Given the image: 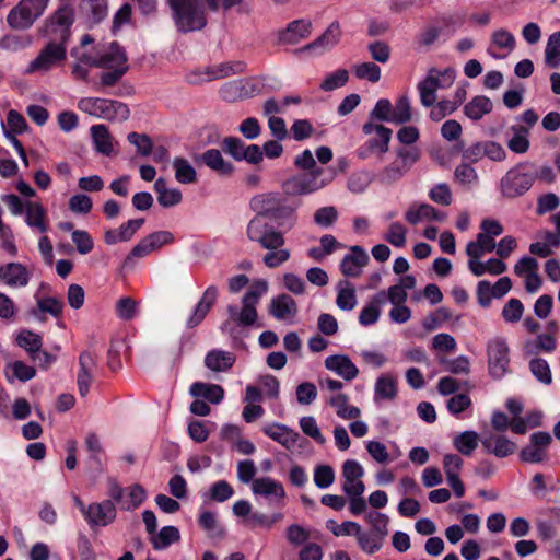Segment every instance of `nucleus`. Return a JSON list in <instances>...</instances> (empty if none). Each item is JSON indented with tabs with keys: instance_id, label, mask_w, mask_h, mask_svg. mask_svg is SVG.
<instances>
[{
	"instance_id": "5fc2aeb1",
	"label": "nucleus",
	"mask_w": 560,
	"mask_h": 560,
	"mask_svg": "<svg viewBox=\"0 0 560 560\" xmlns=\"http://www.w3.org/2000/svg\"><path fill=\"white\" fill-rule=\"evenodd\" d=\"M411 106L407 95L400 96L393 106L392 124L401 125L411 120Z\"/></svg>"
},
{
	"instance_id": "9b49d317",
	"label": "nucleus",
	"mask_w": 560,
	"mask_h": 560,
	"mask_svg": "<svg viewBox=\"0 0 560 560\" xmlns=\"http://www.w3.org/2000/svg\"><path fill=\"white\" fill-rule=\"evenodd\" d=\"M324 170L318 167L308 174L293 176L283 183V190L287 195L301 196L315 192L329 184L331 178H320Z\"/></svg>"
},
{
	"instance_id": "052dcab7",
	"label": "nucleus",
	"mask_w": 560,
	"mask_h": 560,
	"mask_svg": "<svg viewBox=\"0 0 560 560\" xmlns=\"http://www.w3.org/2000/svg\"><path fill=\"white\" fill-rule=\"evenodd\" d=\"M392 130L385 126H380L377 128V139H370L365 144L373 151H377L381 154H384L389 149V141L392 138Z\"/></svg>"
},
{
	"instance_id": "ea45409f",
	"label": "nucleus",
	"mask_w": 560,
	"mask_h": 560,
	"mask_svg": "<svg viewBox=\"0 0 560 560\" xmlns=\"http://www.w3.org/2000/svg\"><path fill=\"white\" fill-rule=\"evenodd\" d=\"M516 46L515 36L505 28L495 30L491 35V45L488 47L487 52L497 58L498 56L492 51V47L498 49H505L509 52L514 50Z\"/></svg>"
},
{
	"instance_id": "a878e982",
	"label": "nucleus",
	"mask_w": 560,
	"mask_h": 560,
	"mask_svg": "<svg viewBox=\"0 0 560 560\" xmlns=\"http://www.w3.org/2000/svg\"><path fill=\"white\" fill-rule=\"evenodd\" d=\"M341 31L340 25L338 22L331 23L327 30L314 42L306 45L303 50L311 51V50H318V52H324L326 50H329L340 39Z\"/></svg>"
},
{
	"instance_id": "69168bd1",
	"label": "nucleus",
	"mask_w": 560,
	"mask_h": 560,
	"mask_svg": "<svg viewBox=\"0 0 560 560\" xmlns=\"http://www.w3.org/2000/svg\"><path fill=\"white\" fill-rule=\"evenodd\" d=\"M429 72L433 75L436 90H443L452 86L456 78V71L452 68H446L443 71L436 68H431L429 69Z\"/></svg>"
},
{
	"instance_id": "c03bdc74",
	"label": "nucleus",
	"mask_w": 560,
	"mask_h": 560,
	"mask_svg": "<svg viewBox=\"0 0 560 560\" xmlns=\"http://www.w3.org/2000/svg\"><path fill=\"white\" fill-rule=\"evenodd\" d=\"M33 39L27 34H7L0 38V49L16 52L28 48Z\"/></svg>"
},
{
	"instance_id": "7c9ffc66",
	"label": "nucleus",
	"mask_w": 560,
	"mask_h": 560,
	"mask_svg": "<svg viewBox=\"0 0 560 560\" xmlns=\"http://www.w3.org/2000/svg\"><path fill=\"white\" fill-rule=\"evenodd\" d=\"M154 191L158 195V202L163 208H171L182 202L183 195L177 188H168L165 178L160 177L153 185Z\"/></svg>"
},
{
	"instance_id": "4c0bfd02",
	"label": "nucleus",
	"mask_w": 560,
	"mask_h": 560,
	"mask_svg": "<svg viewBox=\"0 0 560 560\" xmlns=\"http://www.w3.org/2000/svg\"><path fill=\"white\" fill-rule=\"evenodd\" d=\"M492 107L493 105L489 97L478 95L464 106V114L472 120H479L485 115L489 114Z\"/></svg>"
},
{
	"instance_id": "37998d69",
	"label": "nucleus",
	"mask_w": 560,
	"mask_h": 560,
	"mask_svg": "<svg viewBox=\"0 0 560 560\" xmlns=\"http://www.w3.org/2000/svg\"><path fill=\"white\" fill-rule=\"evenodd\" d=\"M513 137L508 141V147L511 151L517 154L527 152L529 148L528 133L529 128L525 126H512Z\"/></svg>"
},
{
	"instance_id": "4be33fe9",
	"label": "nucleus",
	"mask_w": 560,
	"mask_h": 560,
	"mask_svg": "<svg viewBox=\"0 0 560 560\" xmlns=\"http://www.w3.org/2000/svg\"><path fill=\"white\" fill-rule=\"evenodd\" d=\"M324 364L327 370L348 382L354 380L359 374L358 368L347 354L329 355L325 359Z\"/></svg>"
},
{
	"instance_id": "bf43d9fd",
	"label": "nucleus",
	"mask_w": 560,
	"mask_h": 560,
	"mask_svg": "<svg viewBox=\"0 0 560 560\" xmlns=\"http://www.w3.org/2000/svg\"><path fill=\"white\" fill-rule=\"evenodd\" d=\"M338 219V211L332 206L322 207L314 212L313 220L323 229L331 228Z\"/></svg>"
},
{
	"instance_id": "5701e85b",
	"label": "nucleus",
	"mask_w": 560,
	"mask_h": 560,
	"mask_svg": "<svg viewBox=\"0 0 560 560\" xmlns=\"http://www.w3.org/2000/svg\"><path fill=\"white\" fill-rule=\"evenodd\" d=\"M144 219H132L122 223L118 229H109L104 232V242L107 245H115L120 242H128L143 225Z\"/></svg>"
},
{
	"instance_id": "39448f33",
	"label": "nucleus",
	"mask_w": 560,
	"mask_h": 560,
	"mask_svg": "<svg viewBox=\"0 0 560 560\" xmlns=\"http://www.w3.org/2000/svg\"><path fill=\"white\" fill-rule=\"evenodd\" d=\"M537 172L528 163H520L510 168L500 179V192L504 198L524 196L535 184Z\"/></svg>"
},
{
	"instance_id": "412c9836",
	"label": "nucleus",
	"mask_w": 560,
	"mask_h": 560,
	"mask_svg": "<svg viewBox=\"0 0 560 560\" xmlns=\"http://www.w3.org/2000/svg\"><path fill=\"white\" fill-rule=\"evenodd\" d=\"M262 432L288 451H292L300 439V434L296 431L278 422L265 425Z\"/></svg>"
},
{
	"instance_id": "ddd939ff",
	"label": "nucleus",
	"mask_w": 560,
	"mask_h": 560,
	"mask_svg": "<svg viewBox=\"0 0 560 560\" xmlns=\"http://www.w3.org/2000/svg\"><path fill=\"white\" fill-rule=\"evenodd\" d=\"M252 492L255 498L265 499L269 506L282 508L284 505L285 489L280 481L271 477H260L253 480Z\"/></svg>"
},
{
	"instance_id": "20e7f679",
	"label": "nucleus",
	"mask_w": 560,
	"mask_h": 560,
	"mask_svg": "<svg viewBox=\"0 0 560 560\" xmlns=\"http://www.w3.org/2000/svg\"><path fill=\"white\" fill-rule=\"evenodd\" d=\"M173 20L182 33L199 31L207 24L201 0H168Z\"/></svg>"
},
{
	"instance_id": "2f4dec72",
	"label": "nucleus",
	"mask_w": 560,
	"mask_h": 560,
	"mask_svg": "<svg viewBox=\"0 0 560 560\" xmlns=\"http://www.w3.org/2000/svg\"><path fill=\"white\" fill-rule=\"evenodd\" d=\"M386 303L385 291L377 292L371 302L364 306L359 315V323L362 326H370L375 324L381 315V307Z\"/></svg>"
},
{
	"instance_id": "e433bc0d",
	"label": "nucleus",
	"mask_w": 560,
	"mask_h": 560,
	"mask_svg": "<svg viewBox=\"0 0 560 560\" xmlns=\"http://www.w3.org/2000/svg\"><path fill=\"white\" fill-rule=\"evenodd\" d=\"M355 289L348 280H341L337 284L336 304L341 311H352L357 305Z\"/></svg>"
},
{
	"instance_id": "0e129e2a",
	"label": "nucleus",
	"mask_w": 560,
	"mask_h": 560,
	"mask_svg": "<svg viewBox=\"0 0 560 560\" xmlns=\"http://www.w3.org/2000/svg\"><path fill=\"white\" fill-rule=\"evenodd\" d=\"M246 147L247 144L237 137L224 138L221 143L222 150L236 161H242Z\"/></svg>"
},
{
	"instance_id": "bb28decb",
	"label": "nucleus",
	"mask_w": 560,
	"mask_h": 560,
	"mask_svg": "<svg viewBox=\"0 0 560 560\" xmlns=\"http://www.w3.org/2000/svg\"><path fill=\"white\" fill-rule=\"evenodd\" d=\"M269 313L278 320L294 317L298 313L295 301L288 294H280L270 301Z\"/></svg>"
},
{
	"instance_id": "f03ea898",
	"label": "nucleus",
	"mask_w": 560,
	"mask_h": 560,
	"mask_svg": "<svg viewBox=\"0 0 560 560\" xmlns=\"http://www.w3.org/2000/svg\"><path fill=\"white\" fill-rule=\"evenodd\" d=\"M249 208L256 213L255 217L272 219L279 228L291 230L298 222L296 210L299 202L291 201L283 194L278 191L260 192L249 200Z\"/></svg>"
},
{
	"instance_id": "72a5a7b5",
	"label": "nucleus",
	"mask_w": 560,
	"mask_h": 560,
	"mask_svg": "<svg viewBox=\"0 0 560 560\" xmlns=\"http://www.w3.org/2000/svg\"><path fill=\"white\" fill-rule=\"evenodd\" d=\"M97 152L110 155L114 152V139L105 125H94L90 129Z\"/></svg>"
},
{
	"instance_id": "79ce46f5",
	"label": "nucleus",
	"mask_w": 560,
	"mask_h": 560,
	"mask_svg": "<svg viewBox=\"0 0 560 560\" xmlns=\"http://www.w3.org/2000/svg\"><path fill=\"white\" fill-rule=\"evenodd\" d=\"M200 527L207 532L209 538L221 539L225 536L224 528L219 524L215 513L205 511L198 518Z\"/></svg>"
},
{
	"instance_id": "a211bd4d",
	"label": "nucleus",
	"mask_w": 560,
	"mask_h": 560,
	"mask_svg": "<svg viewBox=\"0 0 560 560\" xmlns=\"http://www.w3.org/2000/svg\"><path fill=\"white\" fill-rule=\"evenodd\" d=\"M312 32V22L305 19L290 22L285 28L278 32V43L281 45H296L307 38Z\"/></svg>"
},
{
	"instance_id": "7ed1b4c3",
	"label": "nucleus",
	"mask_w": 560,
	"mask_h": 560,
	"mask_svg": "<svg viewBox=\"0 0 560 560\" xmlns=\"http://www.w3.org/2000/svg\"><path fill=\"white\" fill-rule=\"evenodd\" d=\"M268 283L264 280L256 281L253 287L244 294L242 299V308L238 310L235 305L228 306L229 320L224 322L221 326L223 331L232 334L230 328L231 323L240 326H252L257 320L256 305L260 298L267 292Z\"/></svg>"
},
{
	"instance_id": "f704fd0d",
	"label": "nucleus",
	"mask_w": 560,
	"mask_h": 560,
	"mask_svg": "<svg viewBox=\"0 0 560 560\" xmlns=\"http://www.w3.org/2000/svg\"><path fill=\"white\" fill-rule=\"evenodd\" d=\"M202 162L212 171L220 175H231L234 166L231 162L225 161L221 152L217 149H209L201 155Z\"/></svg>"
},
{
	"instance_id": "2eb2a0df",
	"label": "nucleus",
	"mask_w": 560,
	"mask_h": 560,
	"mask_svg": "<svg viewBox=\"0 0 560 560\" xmlns=\"http://www.w3.org/2000/svg\"><path fill=\"white\" fill-rule=\"evenodd\" d=\"M116 515L115 503L112 500H104L89 504L84 518L91 528L105 527L115 521Z\"/></svg>"
},
{
	"instance_id": "c9c22d12",
	"label": "nucleus",
	"mask_w": 560,
	"mask_h": 560,
	"mask_svg": "<svg viewBox=\"0 0 560 560\" xmlns=\"http://www.w3.org/2000/svg\"><path fill=\"white\" fill-rule=\"evenodd\" d=\"M355 538L360 550L369 556L378 552L385 541V537L380 536L371 530H363L362 528H360Z\"/></svg>"
},
{
	"instance_id": "603ef678",
	"label": "nucleus",
	"mask_w": 560,
	"mask_h": 560,
	"mask_svg": "<svg viewBox=\"0 0 560 560\" xmlns=\"http://www.w3.org/2000/svg\"><path fill=\"white\" fill-rule=\"evenodd\" d=\"M82 10L93 23H98L107 15V0H83Z\"/></svg>"
},
{
	"instance_id": "dca6fc26",
	"label": "nucleus",
	"mask_w": 560,
	"mask_h": 560,
	"mask_svg": "<svg viewBox=\"0 0 560 560\" xmlns=\"http://www.w3.org/2000/svg\"><path fill=\"white\" fill-rule=\"evenodd\" d=\"M34 299L36 306L27 312L31 317L45 323L47 320V315H50L54 318H59L62 315L65 304L60 298L39 295L38 293H35Z\"/></svg>"
},
{
	"instance_id": "9d476101",
	"label": "nucleus",
	"mask_w": 560,
	"mask_h": 560,
	"mask_svg": "<svg viewBox=\"0 0 560 560\" xmlns=\"http://www.w3.org/2000/svg\"><path fill=\"white\" fill-rule=\"evenodd\" d=\"M67 57L65 43L51 39L33 59L25 69L26 74L45 73L63 61Z\"/></svg>"
},
{
	"instance_id": "f8f14e48",
	"label": "nucleus",
	"mask_w": 560,
	"mask_h": 560,
	"mask_svg": "<svg viewBox=\"0 0 560 560\" xmlns=\"http://www.w3.org/2000/svg\"><path fill=\"white\" fill-rule=\"evenodd\" d=\"M73 21V9L68 4H63L47 20L46 34L50 36L51 39L67 44Z\"/></svg>"
},
{
	"instance_id": "aec40b11",
	"label": "nucleus",
	"mask_w": 560,
	"mask_h": 560,
	"mask_svg": "<svg viewBox=\"0 0 560 560\" xmlns=\"http://www.w3.org/2000/svg\"><path fill=\"white\" fill-rule=\"evenodd\" d=\"M31 272L21 262H8L0 266V281L8 287L24 288L28 284Z\"/></svg>"
},
{
	"instance_id": "680f3d73",
	"label": "nucleus",
	"mask_w": 560,
	"mask_h": 560,
	"mask_svg": "<svg viewBox=\"0 0 560 560\" xmlns=\"http://www.w3.org/2000/svg\"><path fill=\"white\" fill-rule=\"evenodd\" d=\"M524 313V305L518 299L509 300L502 308V318L505 323H517Z\"/></svg>"
},
{
	"instance_id": "de8ad7c7",
	"label": "nucleus",
	"mask_w": 560,
	"mask_h": 560,
	"mask_svg": "<svg viewBox=\"0 0 560 560\" xmlns=\"http://www.w3.org/2000/svg\"><path fill=\"white\" fill-rule=\"evenodd\" d=\"M478 440L475 431H465L454 438L453 444L459 453L469 456L477 448Z\"/></svg>"
},
{
	"instance_id": "13d9d810",
	"label": "nucleus",
	"mask_w": 560,
	"mask_h": 560,
	"mask_svg": "<svg viewBox=\"0 0 560 560\" xmlns=\"http://www.w3.org/2000/svg\"><path fill=\"white\" fill-rule=\"evenodd\" d=\"M433 214V207L428 203L412 205L405 213L406 221L416 225L421 221L430 220Z\"/></svg>"
},
{
	"instance_id": "0eeeda50",
	"label": "nucleus",
	"mask_w": 560,
	"mask_h": 560,
	"mask_svg": "<svg viewBox=\"0 0 560 560\" xmlns=\"http://www.w3.org/2000/svg\"><path fill=\"white\" fill-rule=\"evenodd\" d=\"M418 148H399L395 159L386 164L376 175L382 185H393L399 182L420 159Z\"/></svg>"
},
{
	"instance_id": "423d86ee",
	"label": "nucleus",
	"mask_w": 560,
	"mask_h": 560,
	"mask_svg": "<svg viewBox=\"0 0 560 560\" xmlns=\"http://www.w3.org/2000/svg\"><path fill=\"white\" fill-rule=\"evenodd\" d=\"M78 108L90 116L108 121H126L130 115L125 103L101 97H82L78 102Z\"/></svg>"
},
{
	"instance_id": "a18cd8bd",
	"label": "nucleus",
	"mask_w": 560,
	"mask_h": 560,
	"mask_svg": "<svg viewBox=\"0 0 560 560\" xmlns=\"http://www.w3.org/2000/svg\"><path fill=\"white\" fill-rule=\"evenodd\" d=\"M179 538V530L175 526H164L158 534L152 535L151 542L154 549L161 550L178 541Z\"/></svg>"
},
{
	"instance_id": "393cba45",
	"label": "nucleus",
	"mask_w": 560,
	"mask_h": 560,
	"mask_svg": "<svg viewBox=\"0 0 560 560\" xmlns=\"http://www.w3.org/2000/svg\"><path fill=\"white\" fill-rule=\"evenodd\" d=\"M481 445L486 452L499 458L510 456L516 451V444L503 435L491 434L483 436L481 439Z\"/></svg>"
},
{
	"instance_id": "e2e57ef3",
	"label": "nucleus",
	"mask_w": 560,
	"mask_h": 560,
	"mask_svg": "<svg viewBox=\"0 0 560 560\" xmlns=\"http://www.w3.org/2000/svg\"><path fill=\"white\" fill-rule=\"evenodd\" d=\"M335 481V471L329 465H318L314 469V483L319 489L329 488Z\"/></svg>"
},
{
	"instance_id": "f257e3e1",
	"label": "nucleus",
	"mask_w": 560,
	"mask_h": 560,
	"mask_svg": "<svg viewBox=\"0 0 560 560\" xmlns=\"http://www.w3.org/2000/svg\"><path fill=\"white\" fill-rule=\"evenodd\" d=\"M246 235L249 241L258 243L268 252L262 261L268 268H277L289 260L290 250L284 248L283 232L262 217H254L247 224Z\"/></svg>"
},
{
	"instance_id": "58836bf2",
	"label": "nucleus",
	"mask_w": 560,
	"mask_h": 560,
	"mask_svg": "<svg viewBox=\"0 0 560 560\" xmlns=\"http://www.w3.org/2000/svg\"><path fill=\"white\" fill-rule=\"evenodd\" d=\"M328 404L335 408L337 416L341 419H357L361 415L358 407L349 405V397L346 394L331 396Z\"/></svg>"
},
{
	"instance_id": "864d4df0",
	"label": "nucleus",
	"mask_w": 560,
	"mask_h": 560,
	"mask_svg": "<svg viewBox=\"0 0 560 560\" xmlns=\"http://www.w3.org/2000/svg\"><path fill=\"white\" fill-rule=\"evenodd\" d=\"M407 229L400 222H393L388 225L383 238L394 247L401 248L407 242Z\"/></svg>"
},
{
	"instance_id": "4d7b16f0",
	"label": "nucleus",
	"mask_w": 560,
	"mask_h": 560,
	"mask_svg": "<svg viewBox=\"0 0 560 560\" xmlns=\"http://www.w3.org/2000/svg\"><path fill=\"white\" fill-rule=\"evenodd\" d=\"M529 371L532 374L545 385H550L552 382L551 370L548 362L541 358H535L529 361Z\"/></svg>"
},
{
	"instance_id": "49530a36",
	"label": "nucleus",
	"mask_w": 560,
	"mask_h": 560,
	"mask_svg": "<svg viewBox=\"0 0 560 560\" xmlns=\"http://www.w3.org/2000/svg\"><path fill=\"white\" fill-rule=\"evenodd\" d=\"M420 102L424 107H431L436 102V86L433 75L428 71L425 78L417 85Z\"/></svg>"
},
{
	"instance_id": "a19ab883",
	"label": "nucleus",
	"mask_w": 560,
	"mask_h": 560,
	"mask_svg": "<svg viewBox=\"0 0 560 560\" xmlns=\"http://www.w3.org/2000/svg\"><path fill=\"white\" fill-rule=\"evenodd\" d=\"M175 172V179L180 184H194L197 180V173L188 160L175 158L172 162Z\"/></svg>"
},
{
	"instance_id": "cd10ccee",
	"label": "nucleus",
	"mask_w": 560,
	"mask_h": 560,
	"mask_svg": "<svg viewBox=\"0 0 560 560\" xmlns=\"http://www.w3.org/2000/svg\"><path fill=\"white\" fill-rule=\"evenodd\" d=\"M189 394L196 398H203L211 404H220L224 398V389L221 385L203 382H195L189 387Z\"/></svg>"
},
{
	"instance_id": "b1692460",
	"label": "nucleus",
	"mask_w": 560,
	"mask_h": 560,
	"mask_svg": "<svg viewBox=\"0 0 560 560\" xmlns=\"http://www.w3.org/2000/svg\"><path fill=\"white\" fill-rule=\"evenodd\" d=\"M218 298V289L215 285H210L202 293V296L198 304L196 305L194 313L187 320V326L189 328L196 327L199 325L207 314L210 312L211 307L214 305Z\"/></svg>"
},
{
	"instance_id": "c756f323",
	"label": "nucleus",
	"mask_w": 560,
	"mask_h": 560,
	"mask_svg": "<svg viewBox=\"0 0 560 560\" xmlns=\"http://www.w3.org/2000/svg\"><path fill=\"white\" fill-rule=\"evenodd\" d=\"M236 361L234 353L224 350H211L205 358V365L213 372L230 370Z\"/></svg>"
},
{
	"instance_id": "c85d7f7f",
	"label": "nucleus",
	"mask_w": 560,
	"mask_h": 560,
	"mask_svg": "<svg viewBox=\"0 0 560 560\" xmlns=\"http://www.w3.org/2000/svg\"><path fill=\"white\" fill-rule=\"evenodd\" d=\"M46 209L42 203L35 201L25 202V222L30 228L36 229L42 233L48 231L46 220Z\"/></svg>"
},
{
	"instance_id": "09e8293b",
	"label": "nucleus",
	"mask_w": 560,
	"mask_h": 560,
	"mask_svg": "<svg viewBox=\"0 0 560 560\" xmlns=\"http://www.w3.org/2000/svg\"><path fill=\"white\" fill-rule=\"evenodd\" d=\"M84 445L89 452V462L91 467L96 470H101V455L103 453V447L100 438L94 432H91L85 436Z\"/></svg>"
},
{
	"instance_id": "338daca9",
	"label": "nucleus",
	"mask_w": 560,
	"mask_h": 560,
	"mask_svg": "<svg viewBox=\"0 0 560 560\" xmlns=\"http://www.w3.org/2000/svg\"><path fill=\"white\" fill-rule=\"evenodd\" d=\"M354 74L359 79L376 83L381 79V68L373 62H363L354 67Z\"/></svg>"
},
{
	"instance_id": "774afa93",
	"label": "nucleus",
	"mask_w": 560,
	"mask_h": 560,
	"mask_svg": "<svg viewBox=\"0 0 560 560\" xmlns=\"http://www.w3.org/2000/svg\"><path fill=\"white\" fill-rule=\"evenodd\" d=\"M145 499V490L138 483L129 488L128 497L121 502V509L126 511L138 508Z\"/></svg>"
},
{
	"instance_id": "6e6d98bb",
	"label": "nucleus",
	"mask_w": 560,
	"mask_h": 560,
	"mask_svg": "<svg viewBox=\"0 0 560 560\" xmlns=\"http://www.w3.org/2000/svg\"><path fill=\"white\" fill-rule=\"evenodd\" d=\"M454 178L463 186H472L479 182L477 171L466 162H463L455 167Z\"/></svg>"
},
{
	"instance_id": "6e6552de",
	"label": "nucleus",
	"mask_w": 560,
	"mask_h": 560,
	"mask_svg": "<svg viewBox=\"0 0 560 560\" xmlns=\"http://www.w3.org/2000/svg\"><path fill=\"white\" fill-rule=\"evenodd\" d=\"M50 0H20L7 15V24L14 31H26L45 13Z\"/></svg>"
},
{
	"instance_id": "6ab92c4d",
	"label": "nucleus",
	"mask_w": 560,
	"mask_h": 560,
	"mask_svg": "<svg viewBox=\"0 0 560 560\" xmlns=\"http://www.w3.org/2000/svg\"><path fill=\"white\" fill-rule=\"evenodd\" d=\"M369 260L368 253L361 246L354 245L350 248V253L342 258L340 270L346 277L358 278Z\"/></svg>"
},
{
	"instance_id": "473e14b6",
	"label": "nucleus",
	"mask_w": 560,
	"mask_h": 560,
	"mask_svg": "<svg viewBox=\"0 0 560 560\" xmlns=\"http://www.w3.org/2000/svg\"><path fill=\"white\" fill-rule=\"evenodd\" d=\"M398 394L397 381L389 374L381 375L374 385V400H394Z\"/></svg>"
},
{
	"instance_id": "f3484780",
	"label": "nucleus",
	"mask_w": 560,
	"mask_h": 560,
	"mask_svg": "<svg viewBox=\"0 0 560 560\" xmlns=\"http://www.w3.org/2000/svg\"><path fill=\"white\" fill-rule=\"evenodd\" d=\"M98 68H128L125 49L117 43L112 42L97 48Z\"/></svg>"
},
{
	"instance_id": "1a4fd4ad",
	"label": "nucleus",
	"mask_w": 560,
	"mask_h": 560,
	"mask_svg": "<svg viewBox=\"0 0 560 560\" xmlns=\"http://www.w3.org/2000/svg\"><path fill=\"white\" fill-rule=\"evenodd\" d=\"M488 371L491 377L502 378L510 371V348L502 336H495L487 341Z\"/></svg>"
},
{
	"instance_id": "3c124183",
	"label": "nucleus",
	"mask_w": 560,
	"mask_h": 560,
	"mask_svg": "<svg viewBox=\"0 0 560 560\" xmlns=\"http://www.w3.org/2000/svg\"><path fill=\"white\" fill-rule=\"evenodd\" d=\"M16 345L27 351L30 357L42 348L43 341L42 337L38 334L33 332L32 330L23 329L21 330L16 338Z\"/></svg>"
},
{
	"instance_id": "8fccbe9b",
	"label": "nucleus",
	"mask_w": 560,
	"mask_h": 560,
	"mask_svg": "<svg viewBox=\"0 0 560 560\" xmlns=\"http://www.w3.org/2000/svg\"><path fill=\"white\" fill-rule=\"evenodd\" d=\"M545 62L550 68L560 66V32L552 33L546 45Z\"/></svg>"
},
{
	"instance_id": "4468645a",
	"label": "nucleus",
	"mask_w": 560,
	"mask_h": 560,
	"mask_svg": "<svg viewBox=\"0 0 560 560\" xmlns=\"http://www.w3.org/2000/svg\"><path fill=\"white\" fill-rule=\"evenodd\" d=\"M246 65L243 61H228L205 70L194 71L188 75L191 84H201L213 80L224 79L245 71Z\"/></svg>"
}]
</instances>
